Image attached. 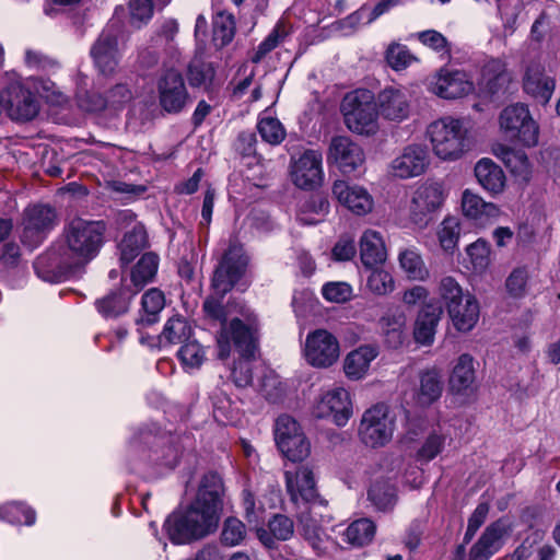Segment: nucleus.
Instances as JSON below:
<instances>
[{
    "mask_svg": "<svg viewBox=\"0 0 560 560\" xmlns=\"http://www.w3.org/2000/svg\"><path fill=\"white\" fill-rule=\"evenodd\" d=\"M447 313L454 327L458 331L468 332L476 326L479 319L480 307L475 295L467 292L464 300L457 303Z\"/></svg>",
    "mask_w": 560,
    "mask_h": 560,
    "instance_id": "c756f323",
    "label": "nucleus"
},
{
    "mask_svg": "<svg viewBox=\"0 0 560 560\" xmlns=\"http://www.w3.org/2000/svg\"><path fill=\"white\" fill-rule=\"evenodd\" d=\"M442 313V307L436 303H428L420 310L413 329L418 343L429 346L433 342Z\"/></svg>",
    "mask_w": 560,
    "mask_h": 560,
    "instance_id": "bb28decb",
    "label": "nucleus"
},
{
    "mask_svg": "<svg viewBox=\"0 0 560 560\" xmlns=\"http://www.w3.org/2000/svg\"><path fill=\"white\" fill-rule=\"evenodd\" d=\"M323 296L334 303H346L352 298V288L347 282H328L322 288Z\"/></svg>",
    "mask_w": 560,
    "mask_h": 560,
    "instance_id": "0e129e2a",
    "label": "nucleus"
},
{
    "mask_svg": "<svg viewBox=\"0 0 560 560\" xmlns=\"http://www.w3.org/2000/svg\"><path fill=\"white\" fill-rule=\"evenodd\" d=\"M133 97L132 91L128 85L118 83L110 88L106 93V102L108 108L120 109L126 106Z\"/></svg>",
    "mask_w": 560,
    "mask_h": 560,
    "instance_id": "69168bd1",
    "label": "nucleus"
},
{
    "mask_svg": "<svg viewBox=\"0 0 560 560\" xmlns=\"http://www.w3.org/2000/svg\"><path fill=\"white\" fill-rule=\"evenodd\" d=\"M269 532L266 529H258L257 536L259 540L268 548L275 547V539L288 540L293 536L294 523L283 514H276L268 523Z\"/></svg>",
    "mask_w": 560,
    "mask_h": 560,
    "instance_id": "c9c22d12",
    "label": "nucleus"
},
{
    "mask_svg": "<svg viewBox=\"0 0 560 560\" xmlns=\"http://www.w3.org/2000/svg\"><path fill=\"white\" fill-rule=\"evenodd\" d=\"M190 335L191 326L188 320L180 315H175L165 323L160 335V342L162 345L185 343Z\"/></svg>",
    "mask_w": 560,
    "mask_h": 560,
    "instance_id": "ea45409f",
    "label": "nucleus"
},
{
    "mask_svg": "<svg viewBox=\"0 0 560 560\" xmlns=\"http://www.w3.org/2000/svg\"><path fill=\"white\" fill-rule=\"evenodd\" d=\"M214 73L212 65L201 60H195L188 67V80L191 86L207 88L211 84Z\"/></svg>",
    "mask_w": 560,
    "mask_h": 560,
    "instance_id": "4d7b16f0",
    "label": "nucleus"
},
{
    "mask_svg": "<svg viewBox=\"0 0 560 560\" xmlns=\"http://www.w3.org/2000/svg\"><path fill=\"white\" fill-rule=\"evenodd\" d=\"M275 440L281 454L291 462H302L311 453V444L301 425L288 415L278 417Z\"/></svg>",
    "mask_w": 560,
    "mask_h": 560,
    "instance_id": "1a4fd4ad",
    "label": "nucleus"
},
{
    "mask_svg": "<svg viewBox=\"0 0 560 560\" xmlns=\"http://www.w3.org/2000/svg\"><path fill=\"white\" fill-rule=\"evenodd\" d=\"M287 490L293 502H312L316 499L315 478L307 466L298 468L295 472L285 471Z\"/></svg>",
    "mask_w": 560,
    "mask_h": 560,
    "instance_id": "b1692460",
    "label": "nucleus"
},
{
    "mask_svg": "<svg viewBox=\"0 0 560 560\" xmlns=\"http://www.w3.org/2000/svg\"><path fill=\"white\" fill-rule=\"evenodd\" d=\"M323 154L318 150H306L292 166V180L302 189H314L323 180Z\"/></svg>",
    "mask_w": 560,
    "mask_h": 560,
    "instance_id": "a211bd4d",
    "label": "nucleus"
},
{
    "mask_svg": "<svg viewBox=\"0 0 560 560\" xmlns=\"http://www.w3.org/2000/svg\"><path fill=\"white\" fill-rule=\"evenodd\" d=\"M493 152L514 176L525 182L529 179L530 164L524 151L500 144Z\"/></svg>",
    "mask_w": 560,
    "mask_h": 560,
    "instance_id": "f704fd0d",
    "label": "nucleus"
},
{
    "mask_svg": "<svg viewBox=\"0 0 560 560\" xmlns=\"http://www.w3.org/2000/svg\"><path fill=\"white\" fill-rule=\"evenodd\" d=\"M450 388L453 393L459 395H469L476 389V372L474 358L468 354H462L450 376Z\"/></svg>",
    "mask_w": 560,
    "mask_h": 560,
    "instance_id": "393cba45",
    "label": "nucleus"
},
{
    "mask_svg": "<svg viewBox=\"0 0 560 560\" xmlns=\"http://www.w3.org/2000/svg\"><path fill=\"white\" fill-rule=\"evenodd\" d=\"M378 355V348L372 345L361 346L349 352L343 361V371L350 380L363 378L371 362Z\"/></svg>",
    "mask_w": 560,
    "mask_h": 560,
    "instance_id": "c85d7f7f",
    "label": "nucleus"
},
{
    "mask_svg": "<svg viewBox=\"0 0 560 560\" xmlns=\"http://www.w3.org/2000/svg\"><path fill=\"white\" fill-rule=\"evenodd\" d=\"M144 441H145V443L153 442V444L155 446L162 447V450H161L162 455L161 456L158 455V451H154V456L150 455V459L153 463H155L158 465H162V466L168 467V468H174L177 465L178 457H179V451H178L177 447H175L172 444H168V445L162 444L159 439H156L155 436H153L151 434H145L144 435Z\"/></svg>",
    "mask_w": 560,
    "mask_h": 560,
    "instance_id": "864d4df0",
    "label": "nucleus"
},
{
    "mask_svg": "<svg viewBox=\"0 0 560 560\" xmlns=\"http://www.w3.org/2000/svg\"><path fill=\"white\" fill-rule=\"evenodd\" d=\"M398 259L409 279L423 281L429 277V270L417 250L404 249L399 253Z\"/></svg>",
    "mask_w": 560,
    "mask_h": 560,
    "instance_id": "79ce46f5",
    "label": "nucleus"
},
{
    "mask_svg": "<svg viewBox=\"0 0 560 560\" xmlns=\"http://www.w3.org/2000/svg\"><path fill=\"white\" fill-rule=\"evenodd\" d=\"M380 325L388 347L397 349L407 339V317L399 308H390L380 319Z\"/></svg>",
    "mask_w": 560,
    "mask_h": 560,
    "instance_id": "cd10ccee",
    "label": "nucleus"
},
{
    "mask_svg": "<svg viewBox=\"0 0 560 560\" xmlns=\"http://www.w3.org/2000/svg\"><path fill=\"white\" fill-rule=\"evenodd\" d=\"M178 358L183 365L190 369L199 368L206 358L202 346L196 340H187L178 350Z\"/></svg>",
    "mask_w": 560,
    "mask_h": 560,
    "instance_id": "6e6d98bb",
    "label": "nucleus"
},
{
    "mask_svg": "<svg viewBox=\"0 0 560 560\" xmlns=\"http://www.w3.org/2000/svg\"><path fill=\"white\" fill-rule=\"evenodd\" d=\"M431 90L442 98L455 100L469 94L474 85L463 71L441 70Z\"/></svg>",
    "mask_w": 560,
    "mask_h": 560,
    "instance_id": "5701e85b",
    "label": "nucleus"
},
{
    "mask_svg": "<svg viewBox=\"0 0 560 560\" xmlns=\"http://www.w3.org/2000/svg\"><path fill=\"white\" fill-rule=\"evenodd\" d=\"M365 161L363 149L347 136H335L331 138L327 162L335 164L342 174H351Z\"/></svg>",
    "mask_w": 560,
    "mask_h": 560,
    "instance_id": "4468645a",
    "label": "nucleus"
},
{
    "mask_svg": "<svg viewBox=\"0 0 560 560\" xmlns=\"http://www.w3.org/2000/svg\"><path fill=\"white\" fill-rule=\"evenodd\" d=\"M132 296L131 289L120 288L96 300L95 305L104 317H117L128 311Z\"/></svg>",
    "mask_w": 560,
    "mask_h": 560,
    "instance_id": "473e14b6",
    "label": "nucleus"
},
{
    "mask_svg": "<svg viewBox=\"0 0 560 560\" xmlns=\"http://www.w3.org/2000/svg\"><path fill=\"white\" fill-rule=\"evenodd\" d=\"M246 535L245 525L235 517L225 520L221 533V541L225 546H236L243 541Z\"/></svg>",
    "mask_w": 560,
    "mask_h": 560,
    "instance_id": "052dcab7",
    "label": "nucleus"
},
{
    "mask_svg": "<svg viewBox=\"0 0 560 560\" xmlns=\"http://www.w3.org/2000/svg\"><path fill=\"white\" fill-rule=\"evenodd\" d=\"M433 153L443 161H456L469 150L468 130L462 119L444 116L427 127Z\"/></svg>",
    "mask_w": 560,
    "mask_h": 560,
    "instance_id": "20e7f679",
    "label": "nucleus"
},
{
    "mask_svg": "<svg viewBox=\"0 0 560 560\" xmlns=\"http://www.w3.org/2000/svg\"><path fill=\"white\" fill-rule=\"evenodd\" d=\"M7 100L2 109L12 120L30 121L39 112V103L36 96L23 86L20 81H13L5 88Z\"/></svg>",
    "mask_w": 560,
    "mask_h": 560,
    "instance_id": "ddd939ff",
    "label": "nucleus"
},
{
    "mask_svg": "<svg viewBox=\"0 0 560 560\" xmlns=\"http://www.w3.org/2000/svg\"><path fill=\"white\" fill-rule=\"evenodd\" d=\"M0 520L11 524L33 525L35 523V512L20 502H11L0 505Z\"/></svg>",
    "mask_w": 560,
    "mask_h": 560,
    "instance_id": "37998d69",
    "label": "nucleus"
},
{
    "mask_svg": "<svg viewBox=\"0 0 560 560\" xmlns=\"http://www.w3.org/2000/svg\"><path fill=\"white\" fill-rule=\"evenodd\" d=\"M395 429V417L388 406L376 404L363 412L358 435L364 445L377 448L392 441Z\"/></svg>",
    "mask_w": 560,
    "mask_h": 560,
    "instance_id": "423d86ee",
    "label": "nucleus"
},
{
    "mask_svg": "<svg viewBox=\"0 0 560 560\" xmlns=\"http://www.w3.org/2000/svg\"><path fill=\"white\" fill-rule=\"evenodd\" d=\"M499 122L508 138L516 139L526 147L538 143L539 128L526 105L513 104L505 107L500 114Z\"/></svg>",
    "mask_w": 560,
    "mask_h": 560,
    "instance_id": "6e6552de",
    "label": "nucleus"
},
{
    "mask_svg": "<svg viewBox=\"0 0 560 560\" xmlns=\"http://www.w3.org/2000/svg\"><path fill=\"white\" fill-rule=\"evenodd\" d=\"M523 89L536 102L546 105L551 100L556 80L539 63L529 65L523 77Z\"/></svg>",
    "mask_w": 560,
    "mask_h": 560,
    "instance_id": "4be33fe9",
    "label": "nucleus"
},
{
    "mask_svg": "<svg viewBox=\"0 0 560 560\" xmlns=\"http://www.w3.org/2000/svg\"><path fill=\"white\" fill-rule=\"evenodd\" d=\"M512 532L511 523L502 517L489 524L478 540L471 546L468 560H489L503 546V540Z\"/></svg>",
    "mask_w": 560,
    "mask_h": 560,
    "instance_id": "2eb2a0df",
    "label": "nucleus"
},
{
    "mask_svg": "<svg viewBox=\"0 0 560 560\" xmlns=\"http://www.w3.org/2000/svg\"><path fill=\"white\" fill-rule=\"evenodd\" d=\"M105 231L102 221L71 220L63 229L65 246L61 252L52 249L36 258L34 268L37 276L54 283L81 270L98 255Z\"/></svg>",
    "mask_w": 560,
    "mask_h": 560,
    "instance_id": "f257e3e1",
    "label": "nucleus"
},
{
    "mask_svg": "<svg viewBox=\"0 0 560 560\" xmlns=\"http://www.w3.org/2000/svg\"><path fill=\"white\" fill-rule=\"evenodd\" d=\"M248 265V257L241 244L230 242L215 267L211 280L212 293L205 300L202 308L206 316L219 322L221 328L226 324L228 312L222 304L223 298L232 291L235 284L244 277Z\"/></svg>",
    "mask_w": 560,
    "mask_h": 560,
    "instance_id": "7ed1b4c3",
    "label": "nucleus"
},
{
    "mask_svg": "<svg viewBox=\"0 0 560 560\" xmlns=\"http://www.w3.org/2000/svg\"><path fill=\"white\" fill-rule=\"evenodd\" d=\"M381 115L388 120H404L409 114V102L404 91L387 88L378 94L377 104Z\"/></svg>",
    "mask_w": 560,
    "mask_h": 560,
    "instance_id": "a878e982",
    "label": "nucleus"
},
{
    "mask_svg": "<svg viewBox=\"0 0 560 560\" xmlns=\"http://www.w3.org/2000/svg\"><path fill=\"white\" fill-rule=\"evenodd\" d=\"M442 392L443 383L438 371L429 370L421 373L417 393V402L420 406H430L441 397Z\"/></svg>",
    "mask_w": 560,
    "mask_h": 560,
    "instance_id": "58836bf2",
    "label": "nucleus"
},
{
    "mask_svg": "<svg viewBox=\"0 0 560 560\" xmlns=\"http://www.w3.org/2000/svg\"><path fill=\"white\" fill-rule=\"evenodd\" d=\"M156 88L160 106L168 114L180 113L189 102V93L179 71H165L159 78Z\"/></svg>",
    "mask_w": 560,
    "mask_h": 560,
    "instance_id": "f8f14e48",
    "label": "nucleus"
},
{
    "mask_svg": "<svg viewBox=\"0 0 560 560\" xmlns=\"http://www.w3.org/2000/svg\"><path fill=\"white\" fill-rule=\"evenodd\" d=\"M528 272L525 268L514 269L506 279L505 287L510 295L521 298L525 294Z\"/></svg>",
    "mask_w": 560,
    "mask_h": 560,
    "instance_id": "774afa93",
    "label": "nucleus"
},
{
    "mask_svg": "<svg viewBox=\"0 0 560 560\" xmlns=\"http://www.w3.org/2000/svg\"><path fill=\"white\" fill-rule=\"evenodd\" d=\"M148 246V235L144 225L137 222L132 229L127 232L120 244V261L124 265L131 262Z\"/></svg>",
    "mask_w": 560,
    "mask_h": 560,
    "instance_id": "2f4dec72",
    "label": "nucleus"
},
{
    "mask_svg": "<svg viewBox=\"0 0 560 560\" xmlns=\"http://www.w3.org/2000/svg\"><path fill=\"white\" fill-rule=\"evenodd\" d=\"M439 295L447 312L466 296L459 283L453 277H444L440 281Z\"/></svg>",
    "mask_w": 560,
    "mask_h": 560,
    "instance_id": "49530a36",
    "label": "nucleus"
},
{
    "mask_svg": "<svg viewBox=\"0 0 560 560\" xmlns=\"http://www.w3.org/2000/svg\"><path fill=\"white\" fill-rule=\"evenodd\" d=\"M376 530L375 524L369 518L352 522L345 532L346 541L354 547H362L372 541Z\"/></svg>",
    "mask_w": 560,
    "mask_h": 560,
    "instance_id": "a19ab883",
    "label": "nucleus"
},
{
    "mask_svg": "<svg viewBox=\"0 0 560 560\" xmlns=\"http://www.w3.org/2000/svg\"><path fill=\"white\" fill-rule=\"evenodd\" d=\"M471 266L476 272L485 271L490 264V245L483 238L470 244L467 249Z\"/></svg>",
    "mask_w": 560,
    "mask_h": 560,
    "instance_id": "5fc2aeb1",
    "label": "nucleus"
},
{
    "mask_svg": "<svg viewBox=\"0 0 560 560\" xmlns=\"http://www.w3.org/2000/svg\"><path fill=\"white\" fill-rule=\"evenodd\" d=\"M369 499L380 511L392 509L395 504L394 489L382 481L373 483L368 492Z\"/></svg>",
    "mask_w": 560,
    "mask_h": 560,
    "instance_id": "8fccbe9b",
    "label": "nucleus"
},
{
    "mask_svg": "<svg viewBox=\"0 0 560 560\" xmlns=\"http://www.w3.org/2000/svg\"><path fill=\"white\" fill-rule=\"evenodd\" d=\"M235 34V23L231 14L219 13L213 20V40L219 46H225L232 42Z\"/></svg>",
    "mask_w": 560,
    "mask_h": 560,
    "instance_id": "de8ad7c7",
    "label": "nucleus"
},
{
    "mask_svg": "<svg viewBox=\"0 0 560 560\" xmlns=\"http://www.w3.org/2000/svg\"><path fill=\"white\" fill-rule=\"evenodd\" d=\"M369 289L378 295H385L394 290V280L389 272L374 269L368 277Z\"/></svg>",
    "mask_w": 560,
    "mask_h": 560,
    "instance_id": "e2e57ef3",
    "label": "nucleus"
},
{
    "mask_svg": "<svg viewBox=\"0 0 560 560\" xmlns=\"http://www.w3.org/2000/svg\"><path fill=\"white\" fill-rule=\"evenodd\" d=\"M340 354L337 338L326 329H316L306 336L304 357L315 368H329Z\"/></svg>",
    "mask_w": 560,
    "mask_h": 560,
    "instance_id": "9b49d317",
    "label": "nucleus"
},
{
    "mask_svg": "<svg viewBox=\"0 0 560 560\" xmlns=\"http://www.w3.org/2000/svg\"><path fill=\"white\" fill-rule=\"evenodd\" d=\"M218 357L229 358L231 343L240 357H256L258 351V334L254 324H245L240 318H233L229 325H223L217 336Z\"/></svg>",
    "mask_w": 560,
    "mask_h": 560,
    "instance_id": "0eeeda50",
    "label": "nucleus"
},
{
    "mask_svg": "<svg viewBox=\"0 0 560 560\" xmlns=\"http://www.w3.org/2000/svg\"><path fill=\"white\" fill-rule=\"evenodd\" d=\"M361 261L366 268H373L386 260V248L382 235L374 230H366L360 240Z\"/></svg>",
    "mask_w": 560,
    "mask_h": 560,
    "instance_id": "7c9ffc66",
    "label": "nucleus"
},
{
    "mask_svg": "<svg viewBox=\"0 0 560 560\" xmlns=\"http://www.w3.org/2000/svg\"><path fill=\"white\" fill-rule=\"evenodd\" d=\"M444 191L442 184L425 182L417 188L410 203V220L420 229L432 221V214L442 206Z\"/></svg>",
    "mask_w": 560,
    "mask_h": 560,
    "instance_id": "9d476101",
    "label": "nucleus"
},
{
    "mask_svg": "<svg viewBox=\"0 0 560 560\" xmlns=\"http://www.w3.org/2000/svg\"><path fill=\"white\" fill-rule=\"evenodd\" d=\"M460 233L459 222L454 217L445 218L438 231L441 247L444 250H453L458 242Z\"/></svg>",
    "mask_w": 560,
    "mask_h": 560,
    "instance_id": "09e8293b",
    "label": "nucleus"
},
{
    "mask_svg": "<svg viewBox=\"0 0 560 560\" xmlns=\"http://www.w3.org/2000/svg\"><path fill=\"white\" fill-rule=\"evenodd\" d=\"M223 494L222 478L215 472L206 474L194 502L165 520L164 528L170 540L183 545L214 533L219 526Z\"/></svg>",
    "mask_w": 560,
    "mask_h": 560,
    "instance_id": "f03ea898",
    "label": "nucleus"
},
{
    "mask_svg": "<svg viewBox=\"0 0 560 560\" xmlns=\"http://www.w3.org/2000/svg\"><path fill=\"white\" fill-rule=\"evenodd\" d=\"M57 224V214L54 208L47 205H34L24 211L23 240L37 244Z\"/></svg>",
    "mask_w": 560,
    "mask_h": 560,
    "instance_id": "f3484780",
    "label": "nucleus"
},
{
    "mask_svg": "<svg viewBox=\"0 0 560 560\" xmlns=\"http://www.w3.org/2000/svg\"><path fill=\"white\" fill-rule=\"evenodd\" d=\"M446 436L444 434L432 432L430 433L421 447L417 452V459L419 462L429 463L434 459L444 450Z\"/></svg>",
    "mask_w": 560,
    "mask_h": 560,
    "instance_id": "603ef678",
    "label": "nucleus"
},
{
    "mask_svg": "<svg viewBox=\"0 0 560 560\" xmlns=\"http://www.w3.org/2000/svg\"><path fill=\"white\" fill-rule=\"evenodd\" d=\"M462 209L466 217L480 222L499 215V208L494 203L486 202L469 190H465L463 194Z\"/></svg>",
    "mask_w": 560,
    "mask_h": 560,
    "instance_id": "e433bc0d",
    "label": "nucleus"
},
{
    "mask_svg": "<svg viewBox=\"0 0 560 560\" xmlns=\"http://www.w3.org/2000/svg\"><path fill=\"white\" fill-rule=\"evenodd\" d=\"M255 357H240L234 361L231 380L237 387L249 386L253 382L252 361Z\"/></svg>",
    "mask_w": 560,
    "mask_h": 560,
    "instance_id": "bf43d9fd",
    "label": "nucleus"
},
{
    "mask_svg": "<svg viewBox=\"0 0 560 560\" xmlns=\"http://www.w3.org/2000/svg\"><path fill=\"white\" fill-rule=\"evenodd\" d=\"M340 109L347 128L358 135H375L378 130V112L373 92L358 89L347 93Z\"/></svg>",
    "mask_w": 560,
    "mask_h": 560,
    "instance_id": "39448f33",
    "label": "nucleus"
},
{
    "mask_svg": "<svg viewBox=\"0 0 560 560\" xmlns=\"http://www.w3.org/2000/svg\"><path fill=\"white\" fill-rule=\"evenodd\" d=\"M130 21L138 27L147 23L153 15L152 0H130Z\"/></svg>",
    "mask_w": 560,
    "mask_h": 560,
    "instance_id": "338daca9",
    "label": "nucleus"
},
{
    "mask_svg": "<svg viewBox=\"0 0 560 560\" xmlns=\"http://www.w3.org/2000/svg\"><path fill=\"white\" fill-rule=\"evenodd\" d=\"M159 267V257L154 253H145L131 271V294H137L149 282L153 281Z\"/></svg>",
    "mask_w": 560,
    "mask_h": 560,
    "instance_id": "4c0bfd02",
    "label": "nucleus"
},
{
    "mask_svg": "<svg viewBox=\"0 0 560 560\" xmlns=\"http://www.w3.org/2000/svg\"><path fill=\"white\" fill-rule=\"evenodd\" d=\"M430 164L428 149L421 144H410L392 162L393 174L401 179L420 176Z\"/></svg>",
    "mask_w": 560,
    "mask_h": 560,
    "instance_id": "aec40b11",
    "label": "nucleus"
},
{
    "mask_svg": "<svg viewBox=\"0 0 560 560\" xmlns=\"http://www.w3.org/2000/svg\"><path fill=\"white\" fill-rule=\"evenodd\" d=\"M415 36L422 45L433 49L436 52H443L447 55L451 54V46L448 40L442 33L435 30L418 32Z\"/></svg>",
    "mask_w": 560,
    "mask_h": 560,
    "instance_id": "680f3d73",
    "label": "nucleus"
},
{
    "mask_svg": "<svg viewBox=\"0 0 560 560\" xmlns=\"http://www.w3.org/2000/svg\"><path fill=\"white\" fill-rule=\"evenodd\" d=\"M302 535L318 555L326 550V533L315 521L302 522Z\"/></svg>",
    "mask_w": 560,
    "mask_h": 560,
    "instance_id": "13d9d810",
    "label": "nucleus"
},
{
    "mask_svg": "<svg viewBox=\"0 0 560 560\" xmlns=\"http://www.w3.org/2000/svg\"><path fill=\"white\" fill-rule=\"evenodd\" d=\"M475 175L479 184L492 194L502 191L505 176L502 168L490 159H481L475 166Z\"/></svg>",
    "mask_w": 560,
    "mask_h": 560,
    "instance_id": "72a5a7b5",
    "label": "nucleus"
},
{
    "mask_svg": "<svg viewBox=\"0 0 560 560\" xmlns=\"http://www.w3.org/2000/svg\"><path fill=\"white\" fill-rule=\"evenodd\" d=\"M142 310L147 317H142L141 322L153 324L156 320V315L163 310L165 304L164 294L158 289H151L142 295L141 300Z\"/></svg>",
    "mask_w": 560,
    "mask_h": 560,
    "instance_id": "3c124183",
    "label": "nucleus"
},
{
    "mask_svg": "<svg viewBox=\"0 0 560 560\" xmlns=\"http://www.w3.org/2000/svg\"><path fill=\"white\" fill-rule=\"evenodd\" d=\"M91 57L98 72L113 75L119 63L118 39L110 30H104L91 47Z\"/></svg>",
    "mask_w": 560,
    "mask_h": 560,
    "instance_id": "6ab92c4d",
    "label": "nucleus"
},
{
    "mask_svg": "<svg viewBox=\"0 0 560 560\" xmlns=\"http://www.w3.org/2000/svg\"><path fill=\"white\" fill-rule=\"evenodd\" d=\"M387 63L395 71H400L409 67L417 57L413 56L406 45L392 43L385 54Z\"/></svg>",
    "mask_w": 560,
    "mask_h": 560,
    "instance_id": "a18cd8bd",
    "label": "nucleus"
},
{
    "mask_svg": "<svg viewBox=\"0 0 560 560\" xmlns=\"http://www.w3.org/2000/svg\"><path fill=\"white\" fill-rule=\"evenodd\" d=\"M257 129L261 139L271 145L280 144L287 135L280 120L273 117L260 118Z\"/></svg>",
    "mask_w": 560,
    "mask_h": 560,
    "instance_id": "c03bdc74",
    "label": "nucleus"
},
{
    "mask_svg": "<svg viewBox=\"0 0 560 560\" xmlns=\"http://www.w3.org/2000/svg\"><path fill=\"white\" fill-rule=\"evenodd\" d=\"M318 418H331L338 427L347 424L352 416L350 394L342 387H335L322 395L315 407Z\"/></svg>",
    "mask_w": 560,
    "mask_h": 560,
    "instance_id": "dca6fc26",
    "label": "nucleus"
},
{
    "mask_svg": "<svg viewBox=\"0 0 560 560\" xmlns=\"http://www.w3.org/2000/svg\"><path fill=\"white\" fill-rule=\"evenodd\" d=\"M332 195L342 206L357 215L370 213L374 206L373 197L364 187L350 185L345 180L334 183Z\"/></svg>",
    "mask_w": 560,
    "mask_h": 560,
    "instance_id": "412c9836",
    "label": "nucleus"
}]
</instances>
